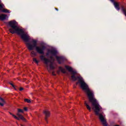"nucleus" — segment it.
I'll return each mask as SVG.
<instances>
[{"label":"nucleus","instance_id":"f257e3e1","mask_svg":"<svg viewBox=\"0 0 126 126\" xmlns=\"http://www.w3.org/2000/svg\"><path fill=\"white\" fill-rule=\"evenodd\" d=\"M64 67L68 70V71L71 72V78L73 81H76L78 80L76 83V85L80 84L81 88L82 90L86 91L87 95L89 98V100L91 104H98V102L96 100V98L94 97V93L91 91L89 88V86L87 84L84 82L83 78L81 76H75L77 74L76 71L73 70V68L67 65L64 66Z\"/></svg>","mask_w":126,"mask_h":126},{"label":"nucleus","instance_id":"f03ea898","mask_svg":"<svg viewBox=\"0 0 126 126\" xmlns=\"http://www.w3.org/2000/svg\"><path fill=\"white\" fill-rule=\"evenodd\" d=\"M11 34H14L16 33L18 35L20 36L21 39L24 40V41L27 42L26 45L28 47V49L29 50H33V48H35L37 53L40 54V55H44V51L46 49V46L44 45V43H40V47L37 46V40L35 39H32V43H29V36L26 32H10Z\"/></svg>","mask_w":126,"mask_h":126},{"label":"nucleus","instance_id":"7ed1b4c3","mask_svg":"<svg viewBox=\"0 0 126 126\" xmlns=\"http://www.w3.org/2000/svg\"><path fill=\"white\" fill-rule=\"evenodd\" d=\"M50 55H51L50 57V59L53 60V57H55L59 64H61V63H63V62H64V57L63 56H58V51L55 49L48 50L46 55L48 56Z\"/></svg>","mask_w":126,"mask_h":126},{"label":"nucleus","instance_id":"20e7f679","mask_svg":"<svg viewBox=\"0 0 126 126\" xmlns=\"http://www.w3.org/2000/svg\"><path fill=\"white\" fill-rule=\"evenodd\" d=\"M8 24L11 27V29H9V32H11V30L13 32H25V29L19 27L18 24L15 21H11L9 22Z\"/></svg>","mask_w":126,"mask_h":126},{"label":"nucleus","instance_id":"39448f33","mask_svg":"<svg viewBox=\"0 0 126 126\" xmlns=\"http://www.w3.org/2000/svg\"><path fill=\"white\" fill-rule=\"evenodd\" d=\"M24 113V110L23 109H18V112L17 113V116L21 119L24 122H26L27 120L24 117V116L20 114V113Z\"/></svg>","mask_w":126,"mask_h":126},{"label":"nucleus","instance_id":"423d86ee","mask_svg":"<svg viewBox=\"0 0 126 126\" xmlns=\"http://www.w3.org/2000/svg\"><path fill=\"white\" fill-rule=\"evenodd\" d=\"M0 10L1 12H4V13H10V12L9 10L7 9H4V5L1 2V0H0Z\"/></svg>","mask_w":126,"mask_h":126},{"label":"nucleus","instance_id":"0eeeda50","mask_svg":"<svg viewBox=\"0 0 126 126\" xmlns=\"http://www.w3.org/2000/svg\"><path fill=\"white\" fill-rule=\"evenodd\" d=\"M40 60L44 62V63L48 65L49 63H51V61L50 60L48 59L47 58H45V57L44 55H41L40 56Z\"/></svg>","mask_w":126,"mask_h":126},{"label":"nucleus","instance_id":"6e6552de","mask_svg":"<svg viewBox=\"0 0 126 126\" xmlns=\"http://www.w3.org/2000/svg\"><path fill=\"white\" fill-rule=\"evenodd\" d=\"M43 114H44V115H45V120L46 121V123H48V121H47V118H49L50 116H51V113L49 111L45 110L43 111Z\"/></svg>","mask_w":126,"mask_h":126},{"label":"nucleus","instance_id":"1a4fd4ad","mask_svg":"<svg viewBox=\"0 0 126 126\" xmlns=\"http://www.w3.org/2000/svg\"><path fill=\"white\" fill-rule=\"evenodd\" d=\"M6 17H7V15L2 14L0 15V20L3 21V20H5Z\"/></svg>","mask_w":126,"mask_h":126},{"label":"nucleus","instance_id":"9d476101","mask_svg":"<svg viewBox=\"0 0 126 126\" xmlns=\"http://www.w3.org/2000/svg\"><path fill=\"white\" fill-rule=\"evenodd\" d=\"M0 105L1 107H3L4 104H5V101L3 98H1V97H0Z\"/></svg>","mask_w":126,"mask_h":126},{"label":"nucleus","instance_id":"9b49d317","mask_svg":"<svg viewBox=\"0 0 126 126\" xmlns=\"http://www.w3.org/2000/svg\"><path fill=\"white\" fill-rule=\"evenodd\" d=\"M114 5L117 10H120V4L117 2H114Z\"/></svg>","mask_w":126,"mask_h":126},{"label":"nucleus","instance_id":"f8f14e48","mask_svg":"<svg viewBox=\"0 0 126 126\" xmlns=\"http://www.w3.org/2000/svg\"><path fill=\"white\" fill-rule=\"evenodd\" d=\"M84 105H85V106H86L87 109H88V110H89V111H90V112H91V106H90V105H89V104H88L87 101H85L84 102Z\"/></svg>","mask_w":126,"mask_h":126},{"label":"nucleus","instance_id":"ddd939ff","mask_svg":"<svg viewBox=\"0 0 126 126\" xmlns=\"http://www.w3.org/2000/svg\"><path fill=\"white\" fill-rule=\"evenodd\" d=\"M9 115L13 116L14 118L16 119V120H17L18 121L21 120L18 116L17 117V116H15L14 114H13L11 112H9Z\"/></svg>","mask_w":126,"mask_h":126},{"label":"nucleus","instance_id":"4468645a","mask_svg":"<svg viewBox=\"0 0 126 126\" xmlns=\"http://www.w3.org/2000/svg\"><path fill=\"white\" fill-rule=\"evenodd\" d=\"M59 70L61 71V72L63 73V74H65L66 73V71L64 70V69H63V67H62V66H59Z\"/></svg>","mask_w":126,"mask_h":126},{"label":"nucleus","instance_id":"2eb2a0df","mask_svg":"<svg viewBox=\"0 0 126 126\" xmlns=\"http://www.w3.org/2000/svg\"><path fill=\"white\" fill-rule=\"evenodd\" d=\"M36 56V53L34 52V51H32L31 52V57H35Z\"/></svg>","mask_w":126,"mask_h":126},{"label":"nucleus","instance_id":"dca6fc26","mask_svg":"<svg viewBox=\"0 0 126 126\" xmlns=\"http://www.w3.org/2000/svg\"><path fill=\"white\" fill-rule=\"evenodd\" d=\"M25 102H27L28 103H31V100L30 99H28V98H26L24 99Z\"/></svg>","mask_w":126,"mask_h":126},{"label":"nucleus","instance_id":"f3484780","mask_svg":"<svg viewBox=\"0 0 126 126\" xmlns=\"http://www.w3.org/2000/svg\"><path fill=\"white\" fill-rule=\"evenodd\" d=\"M50 69H55V67L52 63L50 64Z\"/></svg>","mask_w":126,"mask_h":126},{"label":"nucleus","instance_id":"a211bd4d","mask_svg":"<svg viewBox=\"0 0 126 126\" xmlns=\"http://www.w3.org/2000/svg\"><path fill=\"white\" fill-rule=\"evenodd\" d=\"M32 61L35 62V63H36L37 64L39 63V61H38L36 58H33L32 59Z\"/></svg>","mask_w":126,"mask_h":126},{"label":"nucleus","instance_id":"6ab92c4d","mask_svg":"<svg viewBox=\"0 0 126 126\" xmlns=\"http://www.w3.org/2000/svg\"><path fill=\"white\" fill-rule=\"evenodd\" d=\"M9 84L12 87H13L14 89H15V85L11 82H9Z\"/></svg>","mask_w":126,"mask_h":126},{"label":"nucleus","instance_id":"aec40b11","mask_svg":"<svg viewBox=\"0 0 126 126\" xmlns=\"http://www.w3.org/2000/svg\"><path fill=\"white\" fill-rule=\"evenodd\" d=\"M24 111L27 112L28 111V108L27 107H24Z\"/></svg>","mask_w":126,"mask_h":126},{"label":"nucleus","instance_id":"412c9836","mask_svg":"<svg viewBox=\"0 0 126 126\" xmlns=\"http://www.w3.org/2000/svg\"><path fill=\"white\" fill-rule=\"evenodd\" d=\"M24 90V88H20V89H19V91H23Z\"/></svg>","mask_w":126,"mask_h":126},{"label":"nucleus","instance_id":"4be33fe9","mask_svg":"<svg viewBox=\"0 0 126 126\" xmlns=\"http://www.w3.org/2000/svg\"><path fill=\"white\" fill-rule=\"evenodd\" d=\"M52 75L56 76V74L54 73V72H52Z\"/></svg>","mask_w":126,"mask_h":126},{"label":"nucleus","instance_id":"5701e85b","mask_svg":"<svg viewBox=\"0 0 126 126\" xmlns=\"http://www.w3.org/2000/svg\"><path fill=\"white\" fill-rule=\"evenodd\" d=\"M55 10H57V11H59V9H58L57 8H55Z\"/></svg>","mask_w":126,"mask_h":126},{"label":"nucleus","instance_id":"b1692460","mask_svg":"<svg viewBox=\"0 0 126 126\" xmlns=\"http://www.w3.org/2000/svg\"><path fill=\"white\" fill-rule=\"evenodd\" d=\"M112 2H114V0H110Z\"/></svg>","mask_w":126,"mask_h":126},{"label":"nucleus","instance_id":"393cba45","mask_svg":"<svg viewBox=\"0 0 126 126\" xmlns=\"http://www.w3.org/2000/svg\"><path fill=\"white\" fill-rule=\"evenodd\" d=\"M114 126H119L118 125H115Z\"/></svg>","mask_w":126,"mask_h":126},{"label":"nucleus","instance_id":"a878e982","mask_svg":"<svg viewBox=\"0 0 126 126\" xmlns=\"http://www.w3.org/2000/svg\"><path fill=\"white\" fill-rule=\"evenodd\" d=\"M21 126H23V125H21Z\"/></svg>","mask_w":126,"mask_h":126}]
</instances>
